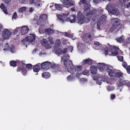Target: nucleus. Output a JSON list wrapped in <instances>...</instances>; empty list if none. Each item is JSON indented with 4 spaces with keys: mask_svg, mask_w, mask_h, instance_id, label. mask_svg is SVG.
I'll list each match as a JSON object with an SVG mask.
<instances>
[{
    "mask_svg": "<svg viewBox=\"0 0 130 130\" xmlns=\"http://www.w3.org/2000/svg\"><path fill=\"white\" fill-rule=\"evenodd\" d=\"M117 58L118 60L120 61H122L123 60V56H118Z\"/></svg>",
    "mask_w": 130,
    "mask_h": 130,
    "instance_id": "obj_41",
    "label": "nucleus"
},
{
    "mask_svg": "<svg viewBox=\"0 0 130 130\" xmlns=\"http://www.w3.org/2000/svg\"><path fill=\"white\" fill-rule=\"evenodd\" d=\"M41 19L40 18H39L37 20V24L38 25H40V26L39 27V29H40V27H41V24L42 23V21H41L40 19Z\"/></svg>",
    "mask_w": 130,
    "mask_h": 130,
    "instance_id": "obj_38",
    "label": "nucleus"
},
{
    "mask_svg": "<svg viewBox=\"0 0 130 130\" xmlns=\"http://www.w3.org/2000/svg\"><path fill=\"white\" fill-rule=\"evenodd\" d=\"M40 42L41 45L42 46H44L46 48L48 49L50 48V45L48 43L47 40L43 38L41 41Z\"/></svg>",
    "mask_w": 130,
    "mask_h": 130,
    "instance_id": "obj_16",
    "label": "nucleus"
},
{
    "mask_svg": "<svg viewBox=\"0 0 130 130\" xmlns=\"http://www.w3.org/2000/svg\"><path fill=\"white\" fill-rule=\"evenodd\" d=\"M117 40L118 42L121 43H122L124 41L123 38L121 37L118 39H117Z\"/></svg>",
    "mask_w": 130,
    "mask_h": 130,
    "instance_id": "obj_39",
    "label": "nucleus"
},
{
    "mask_svg": "<svg viewBox=\"0 0 130 130\" xmlns=\"http://www.w3.org/2000/svg\"><path fill=\"white\" fill-rule=\"evenodd\" d=\"M17 14L16 12H14L12 16V19H15L17 17Z\"/></svg>",
    "mask_w": 130,
    "mask_h": 130,
    "instance_id": "obj_47",
    "label": "nucleus"
},
{
    "mask_svg": "<svg viewBox=\"0 0 130 130\" xmlns=\"http://www.w3.org/2000/svg\"><path fill=\"white\" fill-rule=\"evenodd\" d=\"M89 72V71L87 69H85L82 73V74H83L84 75H85L88 74Z\"/></svg>",
    "mask_w": 130,
    "mask_h": 130,
    "instance_id": "obj_45",
    "label": "nucleus"
},
{
    "mask_svg": "<svg viewBox=\"0 0 130 130\" xmlns=\"http://www.w3.org/2000/svg\"><path fill=\"white\" fill-rule=\"evenodd\" d=\"M18 72L22 71V73L24 75H26L27 73V71L25 68H23L21 66H18L17 69Z\"/></svg>",
    "mask_w": 130,
    "mask_h": 130,
    "instance_id": "obj_18",
    "label": "nucleus"
},
{
    "mask_svg": "<svg viewBox=\"0 0 130 130\" xmlns=\"http://www.w3.org/2000/svg\"><path fill=\"white\" fill-rule=\"evenodd\" d=\"M25 64L23 62H22V66H21L22 67H23L25 66Z\"/></svg>",
    "mask_w": 130,
    "mask_h": 130,
    "instance_id": "obj_64",
    "label": "nucleus"
},
{
    "mask_svg": "<svg viewBox=\"0 0 130 130\" xmlns=\"http://www.w3.org/2000/svg\"><path fill=\"white\" fill-rule=\"evenodd\" d=\"M98 65V69L101 72H103L104 70L107 68L109 66L108 65H107L104 63H99Z\"/></svg>",
    "mask_w": 130,
    "mask_h": 130,
    "instance_id": "obj_14",
    "label": "nucleus"
},
{
    "mask_svg": "<svg viewBox=\"0 0 130 130\" xmlns=\"http://www.w3.org/2000/svg\"><path fill=\"white\" fill-rule=\"evenodd\" d=\"M26 10V8L25 7H23L19 9V11L20 13L25 11Z\"/></svg>",
    "mask_w": 130,
    "mask_h": 130,
    "instance_id": "obj_32",
    "label": "nucleus"
},
{
    "mask_svg": "<svg viewBox=\"0 0 130 130\" xmlns=\"http://www.w3.org/2000/svg\"><path fill=\"white\" fill-rule=\"evenodd\" d=\"M86 0H80V1L79 2L78 4L79 5L81 4V3H82L83 4L86 2Z\"/></svg>",
    "mask_w": 130,
    "mask_h": 130,
    "instance_id": "obj_49",
    "label": "nucleus"
},
{
    "mask_svg": "<svg viewBox=\"0 0 130 130\" xmlns=\"http://www.w3.org/2000/svg\"><path fill=\"white\" fill-rule=\"evenodd\" d=\"M32 65L30 63H28L26 65V67L28 69H30L32 66Z\"/></svg>",
    "mask_w": 130,
    "mask_h": 130,
    "instance_id": "obj_42",
    "label": "nucleus"
},
{
    "mask_svg": "<svg viewBox=\"0 0 130 130\" xmlns=\"http://www.w3.org/2000/svg\"><path fill=\"white\" fill-rule=\"evenodd\" d=\"M81 68V66H77L76 68L74 66V70H73V69L72 68L71 66H70L69 68H68L67 70L72 74H73L75 71H77V73L76 76L78 77L79 75L82 74V73L81 71L82 70Z\"/></svg>",
    "mask_w": 130,
    "mask_h": 130,
    "instance_id": "obj_7",
    "label": "nucleus"
},
{
    "mask_svg": "<svg viewBox=\"0 0 130 130\" xmlns=\"http://www.w3.org/2000/svg\"><path fill=\"white\" fill-rule=\"evenodd\" d=\"M130 7V2L128 3L126 5V7L127 8H129Z\"/></svg>",
    "mask_w": 130,
    "mask_h": 130,
    "instance_id": "obj_57",
    "label": "nucleus"
},
{
    "mask_svg": "<svg viewBox=\"0 0 130 130\" xmlns=\"http://www.w3.org/2000/svg\"><path fill=\"white\" fill-rule=\"evenodd\" d=\"M42 76L43 78H48L50 77V74L48 72H44L42 73Z\"/></svg>",
    "mask_w": 130,
    "mask_h": 130,
    "instance_id": "obj_25",
    "label": "nucleus"
},
{
    "mask_svg": "<svg viewBox=\"0 0 130 130\" xmlns=\"http://www.w3.org/2000/svg\"><path fill=\"white\" fill-rule=\"evenodd\" d=\"M96 83L97 84L101 85L102 84V82L100 80H97L96 81Z\"/></svg>",
    "mask_w": 130,
    "mask_h": 130,
    "instance_id": "obj_54",
    "label": "nucleus"
},
{
    "mask_svg": "<svg viewBox=\"0 0 130 130\" xmlns=\"http://www.w3.org/2000/svg\"><path fill=\"white\" fill-rule=\"evenodd\" d=\"M11 32L8 29H6L3 31L2 36L4 39H8L11 36Z\"/></svg>",
    "mask_w": 130,
    "mask_h": 130,
    "instance_id": "obj_10",
    "label": "nucleus"
},
{
    "mask_svg": "<svg viewBox=\"0 0 130 130\" xmlns=\"http://www.w3.org/2000/svg\"><path fill=\"white\" fill-rule=\"evenodd\" d=\"M74 77L72 75H70L67 77V79L68 81H71L74 78Z\"/></svg>",
    "mask_w": 130,
    "mask_h": 130,
    "instance_id": "obj_35",
    "label": "nucleus"
},
{
    "mask_svg": "<svg viewBox=\"0 0 130 130\" xmlns=\"http://www.w3.org/2000/svg\"><path fill=\"white\" fill-rule=\"evenodd\" d=\"M3 28V26L0 23V31H1L2 29Z\"/></svg>",
    "mask_w": 130,
    "mask_h": 130,
    "instance_id": "obj_63",
    "label": "nucleus"
},
{
    "mask_svg": "<svg viewBox=\"0 0 130 130\" xmlns=\"http://www.w3.org/2000/svg\"><path fill=\"white\" fill-rule=\"evenodd\" d=\"M92 63V60L89 58L87 59L84 60L82 62L83 64H88L89 65H91Z\"/></svg>",
    "mask_w": 130,
    "mask_h": 130,
    "instance_id": "obj_21",
    "label": "nucleus"
},
{
    "mask_svg": "<svg viewBox=\"0 0 130 130\" xmlns=\"http://www.w3.org/2000/svg\"><path fill=\"white\" fill-rule=\"evenodd\" d=\"M115 96L114 94H112L111 95V98L112 100L113 99L115 98Z\"/></svg>",
    "mask_w": 130,
    "mask_h": 130,
    "instance_id": "obj_55",
    "label": "nucleus"
},
{
    "mask_svg": "<svg viewBox=\"0 0 130 130\" xmlns=\"http://www.w3.org/2000/svg\"><path fill=\"white\" fill-rule=\"evenodd\" d=\"M63 3L66 6V7H69L73 5V4L71 3V0H61Z\"/></svg>",
    "mask_w": 130,
    "mask_h": 130,
    "instance_id": "obj_19",
    "label": "nucleus"
},
{
    "mask_svg": "<svg viewBox=\"0 0 130 130\" xmlns=\"http://www.w3.org/2000/svg\"><path fill=\"white\" fill-rule=\"evenodd\" d=\"M39 18H41V19H40V20L41 21H42V22H43L44 21V20L43 18L42 17L41 15H40V16Z\"/></svg>",
    "mask_w": 130,
    "mask_h": 130,
    "instance_id": "obj_60",
    "label": "nucleus"
},
{
    "mask_svg": "<svg viewBox=\"0 0 130 130\" xmlns=\"http://www.w3.org/2000/svg\"><path fill=\"white\" fill-rule=\"evenodd\" d=\"M34 9L32 7H30L29 9V11L30 12H32L33 11Z\"/></svg>",
    "mask_w": 130,
    "mask_h": 130,
    "instance_id": "obj_62",
    "label": "nucleus"
},
{
    "mask_svg": "<svg viewBox=\"0 0 130 130\" xmlns=\"http://www.w3.org/2000/svg\"><path fill=\"white\" fill-rule=\"evenodd\" d=\"M84 17L82 14V12L81 11H79L78 12V14L77 15V17L78 18H81Z\"/></svg>",
    "mask_w": 130,
    "mask_h": 130,
    "instance_id": "obj_36",
    "label": "nucleus"
},
{
    "mask_svg": "<svg viewBox=\"0 0 130 130\" xmlns=\"http://www.w3.org/2000/svg\"><path fill=\"white\" fill-rule=\"evenodd\" d=\"M101 21H99V20H98V22L97 23V27L99 28H100V25L103 24Z\"/></svg>",
    "mask_w": 130,
    "mask_h": 130,
    "instance_id": "obj_43",
    "label": "nucleus"
},
{
    "mask_svg": "<svg viewBox=\"0 0 130 130\" xmlns=\"http://www.w3.org/2000/svg\"><path fill=\"white\" fill-rule=\"evenodd\" d=\"M11 0H3V1L6 4H8Z\"/></svg>",
    "mask_w": 130,
    "mask_h": 130,
    "instance_id": "obj_53",
    "label": "nucleus"
},
{
    "mask_svg": "<svg viewBox=\"0 0 130 130\" xmlns=\"http://www.w3.org/2000/svg\"><path fill=\"white\" fill-rule=\"evenodd\" d=\"M56 8L58 10H60L63 7V5L61 4H55Z\"/></svg>",
    "mask_w": 130,
    "mask_h": 130,
    "instance_id": "obj_30",
    "label": "nucleus"
},
{
    "mask_svg": "<svg viewBox=\"0 0 130 130\" xmlns=\"http://www.w3.org/2000/svg\"><path fill=\"white\" fill-rule=\"evenodd\" d=\"M68 15V14L64 13L62 14V15L60 14L57 15V17L58 19L62 22H63L65 21H67L68 18H66Z\"/></svg>",
    "mask_w": 130,
    "mask_h": 130,
    "instance_id": "obj_13",
    "label": "nucleus"
},
{
    "mask_svg": "<svg viewBox=\"0 0 130 130\" xmlns=\"http://www.w3.org/2000/svg\"><path fill=\"white\" fill-rule=\"evenodd\" d=\"M45 32L48 35H50L54 33V31L53 29L50 28H49L45 30Z\"/></svg>",
    "mask_w": 130,
    "mask_h": 130,
    "instance_id": "obj_24",
    "label": "nucleus"
},
{
    "mask_svg": "<svg viewBox=\"0 0 130 130\" xmlns=\"http://www.w3.org/2000/svg\"><path fill=\"white\" fill-rule=\"evenodd\" d=\"M67 51V49L65 48L63 49V50L61 48H59L55 51L56 53L58 54L61 55L62 54H64L66 53Z\"/></svg>",
    "mask_w": 130,
    "mask_h": 130,
    "instance_id": "obj_17",
    "label": "nucleus"
},
{
    "mask_svg": "<svg viewBox=\"0 0 130 130\" xmlns=\"http://www.w3.org/2000/svg\"><path fill=\"white\" fill-rule=\"evenodd\" d=\"M123 74L120 72H117L116 71L115 73V75L114 76V77H117L118 78H120L123 76Z\"/></svg>",
    "mask_w": 130,
    "mask_h": 130,
    "instance_id": "obj_28",
    "label": "nucleus"
},
{
    "mask_svg": "<svg viewBox=\"0 0 130 130\" xmlns=\"http://www.w3.org/2000/svg\"><path fill=\"white\" fill-rule=\"evenodd\" d=\"M112 24V27L110 28L109 31L111 32L113 31L115 29L117 28L120 24V20L117 18H113L111 20Z\"/></svg>",
    "mask_w": 130,
    "mask_h": 130,
    "instance_id": "obj_5",
    "label": "nucleus"
},
{
    "mask_svg": "<svg viewBox=\"0 0 130 130\" xmlns=\"http://www.w3.org/2000/svg\"><path fill=\"white\" fill-rule=\"evenodd\" d=\"M91 73L92 74H96L97 67L95 66H92L91 67Z\"/></svg>",
    "mask_w": 130,
    "mask_h": 130,
    "instance_id": "obj_23",
    "label": "nucleus"
},
{
    "mask_svg": "<svg viewBox=\"0 0 130 130\" xmlns=\"http://www.w3.org/2000/svg\"><path fill=\"white\" fill-rule=\"evenodd\" d=\"M127 63L125 61H124L122 63V65L123 67L125 69H126L127 68Z\"/></svg>",
    "mask_w": 130,
    "mask_h": 130,
    "instance_id": "obj_44",
    "label": "nucleus"
},
{
    "mask_svg": "<svg viewBox=\"0 0 130 130\" xmlns=\"http://www.w3.org/2000/svg\"><path fill=\"white\" fill-rule=\"evenodd\" d=\"M36 36L33 34H30L29 36L22 40L21 42L24 45L27 44L29 43H31L35 40Z\"/></svg>",
    "mask_w": 130,
    "mask_h": 130,
    "instance_id": "obj_4",
    "label": "nucleus"
},
{
    "mask_svg": "<svg viewBox=\"0 0 130 130\" xmlns=\"http://www.w3.org/2000/svg\"><path fill=\"white\" fill-rule=\"evenodd\" d=\"M69 58L70 57L68 55L66 54L64 55L61 58V62H62V61H63V63L66 68H64V70L66 71L65 72L67 71V69L70 66H71L72 68L73 69V70H74V66L73 64L71 61L69 60ZM62 67L64 68L63 66L60 67L61 68Z\"/></svg>",
    "mask_w": 130,
    "mask_h": 130,
    "instance_id": "obj_2",
    "label": "nucleus"
},
{
    "mask_svg": "<svg viewBox=\"0 0 130 130\" xmlns=\"http://www.w3.org/2000/svg\"><path fill=\"white\" fill-rule=\"evenodd\" d=\"M94 44L95 45H100L99 42H98L95 41L94 42Z\"/></svg>",
    "mask_w": 130,
    "mask_h": 130,
    "instance_id": "obj_59",
    "label": "nucleus"
},
{
    "mask_svg": "<svg viewBox=\"0 0 130 130\" xmlns=\"http://www.w3.org/2000/svg\"><path fill=\"white\" fill-rule=\"evenodd\" d=\"M69 21L71 23H73L75 22L76 20L75 18H74L73 19H70Z\"/></svg>",
    "mask_w": 130,
    "mask_h": 130,
    "instance_id": "obj_52",
    "label": "nucleus"
},
{
    "mask_svg": "<svg viewBox=\"0 0 130 130\" xmlns=\"http://www.w3.org/2000/svg\"><path fill=\"white\" fill-rule=\"evenodd\" d=\"M101 79L102 81L103 82H105L107 80V77L105 75L102 76L101 77Z\"/></svg>",
    "mask_w": 130,
    "mask_h": 130,
    "instance_id": "obj_34",
    "label": "nucleus"
},
{
    "mask_svg": "<svg viewBox=\"0 0 130 130\" xmlns=\"http://www.w3.org/2000/svg\"><path fill=\"white\" fill-rule=\"evenodd\" d=\"M127 73L130 74V65L126 69Z\"/></svg>",
    "mask_w": 130,
    "mask_h": 130,
    "instance_id": "obj_48",
    "label": "nucleus"
},
{
    "mask_svg": "<svg viewBox=\"0 0 130 130\" xmlns=\"http://www.w3.org/2000/svg\"><path fill=\"white\" fill-rule=\"evenodd\" d=\"M92 34H90L89 33L84 34L83 37V39L84 42L88 43L90 41L92 38Z\"/></svg>",
    "mask_w": 130,
    "mask_h": 130,
    "instance_id": "obj_9",
    "label": "nucleus"
},
{
    "mask_svg": "<svg viewBox=\"0 0 130 130\" xmlns=\"http://www.w3.org/2000/svg\"><path fill=\"white\" fill-rule=\"evenodd\" d=\"M118 83V86L119 87H121L123 85H128L129 84V83L128 82V81L127 80L123 81L122 82L119 81Z\"/></svg>",
    "mask_w": 130,
    "mask_h": 130,
    "instance_id": "obj_27",
    "label": "nucleus"
},
{
    "mask_svg": "<svg viewBox=\"0 0 130 130\" xmlns=\"http://www.w3.org/2000/svg\"><path fill=\"white\" fill-rule=\"evenodd\" d=\"M29 30V28L27 26H22L21 30L22 35H23L26 34L28 32Z\"/></svg>",
    "mask_w": 130,
    "mask_h": 130,
    "instance_id": "obj_20",
    "label": "nucleus"
},
{
    "mask_svg": "<svg viewBox=\"0 0 130 130\" xmlns=\"http://www.w3.org/2000/svg\"><path fill=\"white\" fill-rule=\"evenodd\" d=\"M84 9L83 13L84 14L87 13V11H89L90 10V5L89 4V2L87 0H86V2L84 4Z\"/></svg>",
    "mask_w": 130,
    "mask_h": 130,
    "instance_id": "obj_12",
    "label": "nucleus"
},
{
    "mask_svg": "<svg viewBox=\"0 0 130 130\" xmlns=\"http://www.w3.org/2000/svg\"><path fill=\"white\" fill-rule=\"evenodd\" d=\"M28 0H22L21 2L22 3L26 4L28 3Z\"/></svg>",
    "mask_w": 130,
    "mask_h": 130,
    "instance_id": "obj_51",
    "label": "nucleus"
},
{
    "mask_svg": "<svg viewBox=\"0 0 130 130\" xmlns=\"http://www.w3.org/2000/svg\"><path fill=\"white\" fill-rule=\"evenodd\" d=\"M41 69L46 70L49 69L50 68H53L54 72L55 73L66 71L64 70V68L62 67L61 68L59 67L58 64H53L51 62L48 61H45L41 63Z\"/></svg>",
    "mask_w": 130,
    "mask_h": 130,
    "instance_id": "obj_1",
    "label": "nucleus"
},
{
    "mask_svg": "<svg viewBox=\"0 0 130 130\" xmlns=\"http://www.w3.org/2000/svg\"><path fill=\"white\" fill-rule=\"evenodd\" d=\"M40 64V63H38L34 66L33 70L34 72L37 73L40 70V68L39 65Z\"/></svg>",
    "mask_w": 130,
    "mask_h": 130,
    "instance_id": "obj_22",
    "label": "nucleus"
},
{
    "mask_svg": "<svg viewBox=\"0 0 130 130\" xmlns=\"http://www.w3.org/2000/svg\"><path fill=\"white\" fill-rule=\"evenodd\" d=\"M109 52H111L113 56H116L118 54V51L119 50V48L115 46L110 47Z\"/></svg>",
    "mask_w": 130,
    "mask_h": 130,
    "instance_id": "obj_11",
    "label": "nucleus"
},
{
    "mask_svg": "<svg viewBox=\"0 0 130 130\" xmlns=\"http://www.w3.org/2000/svg\"><path fill=\"white\" fill-rule=\"evenodd\" d=\"M0 8L2 9L4 12L7 14H8L7 8L3 3H1L0 5Z\"/></svg>",
    "mask_w": 130,
    "mask_h": 130,
    "instance_id": "obj_26",
    "label": "nucleus"
},
{
    "mask_svg": "<svg viewBox=\"0 0 130 130\" xmlns=\"http://www.w3.org/2000/svg\"><path fill=\"white\" fill-rule=\"evenodd\" d=\"M17 62L16 61L12 60L10 61V64L11 66L15 67L17 66Z\"/></svg>",
    "mask_w": 130,
    "mask_h": 130,
    "instance_id": "obj_31",
    "label": "nucleus"
},
{
    "mask_svg": "<svg viewBox=\"0 0 130 130\" xmlns=\"http://www.w3.org/2000/svg\"><path fill=\"white\" fill-rule=\"evenodd\" d=\"M62 43L64 45L66 44L67 43V41L66 40H63L62 41Z\"/></svg>",
    "mask_w": 130,
    "mask_h": 130,
    "instance_id": "obj_56",
    "label": "nucleus"
},
{
    "mask_svg": "<svg viewBox=\"0 0 130 130\" xmlns=\"http://www.w3.org/2000/svg\"><path fill=\"white\" fill-rule=\"evenodd\" d=\"M77 22L79 24H82L84 23H87L90 21V19L89 18H85L84 17L78 18Z\"/></svg>",
    "mask_w": 130,
    "mask_h": 130,
    "instance_id": "obj_15",
    "label": "nucleus"
},
{
    "mask_svg": "<svg viewBox=\"0 0 130 130\" xmlns=\"http://www.w3.org/2000/svg\"><path fill=\"white\" fill-rule=\"evenodd\" d=\"M127 0H119V1L120 3L122 5H123L125 6Z\"/></svg>",
    "mask_w": 130,
    "mask_h": 130,
    "instance_id": "obj_33",
    "label": "nucleus"
},
{
    "mask_svg": "<svg viewBox=\"0 0 130 130\" xmlns=\"http://www.w3.org/2000/svg\"><path fill=\"white\" fill-rule=\"evenodd\" d=\"M29 2L31 4H32L33 3L36 4V3H38L36 0H29ZM38 4L39 5H40V4L39 3H38Z\"/></svg>",
    "mask_w": 130,
    "mask_h": 130,
    "instance_id": "obj_40",
    "label": "nucleus"
},
{
    "mask_svg": "<svg viewBox=\"0 0 130 130\" xmlns=\"http://www.w3.org/2000/svg\"><path fill=\"white\" fill-rule=\"evenodd\" d=\"M107 18V17L106 16L103 15L100 17L98 20L99 21L102 22V23H103L105 21Z\"/></svg>",
    "mask_w": 130,
    "mask_h": 130,
    "instance_id": "obj_29",
    "label": "nucleus"
},
{
    "mask_svg": "<svg viewBox=\"0 0 130 130\" xmlns=\"http://www.w3.org/2000/svg\"><path fill=\"white\" fill-rule=\"evenodd\" d=\"M108 50H105V54L106 55H107L108 54Z\"/></svg>",
    "mask_w": 130,
    "mask_h": 130,
    "instance_id": "obj_61",
    "label": "nucleus"
},
{
    "mask_svg": "<svg viewBox=\"0 0 130 130\" xmlns=\"http://www.w3.org/2000/svg\"><path fill=\"white\" fill-rule=\"evenodd\" d=\"M106 8L108 11L111 14L117 15L119 14V11L117 9L114 7L112 4H108L106 7Z\"/></svg>",
    "mask_w": 130,
    "mask_h": 130,
    "instance_id": "obj_6",
    "label": "nucleus"
},
{
    "mask_svg": "<svg viewBox=\"0 0 130 130\" xmlns=\"http://www.w3.org/2000/svg\"><path fill=\"white\" fill-rule=\"evenodd\" d=\"M103 10H97L95 9L89 11H87L85 14H84L86 16H92L94 13L93 19L94 21L97 20L101 15L103 13Z\"/></svg>",
    "mask_w": 130,
    "mask_h": 130,
    "instance_id": "obj_3",
    "label": "nucleus"
},
{
    "mask_svg": "<svg viewBox=\"0 0 130 130\" xmlns=\"http://www.w3.org/2000/svg\"><path fill=\"white\" fill-rule=\"evenodd\" d=\"M41 15H42L44 20L47 19V16L46 14H43Z\"/></svg>",
    "mask_w": 130,
    "mask_h": 130,
    "instance_id": "obj_46",
    "label": "nucleus"
},
{
    "mask_svg": "<svg viewBox=\"0 0 130 130\" xmlns=\"http://www.w3.org/2000/svg\"><path fill=\"white\" fill-rule=\"evenodd\" d=\"M64 35L65 36H66L67 37H70V34L68 32H65V34H64Z\"/></svg>",
    "mask_w": 130,
    "mask_h": 130,
    "instance_id": "obj_58",
    "label": "nucleus"
},
{
    "mask_svg": "<svg viewBox=\"0 0 130 130\" xmlns=\"http://www.w3.org/2000/svg\"><path fill=\"white\" fill-rule=\"evenodd\" d=\"M61 44V42L59 39L56 40L55 45L59 47Z\"/></svg>",
    "mask_w": 130,
    "mask_h": 130,
    "instance_id": "obj_37",
    "label": "nucleus"
},
{
    "mask_svg": "<svg viewBox=\"0 0 130 130\" xmlns=\"http://www.w3.org/2000/svg\"><path fill=\"white\" fill-rule=\"evenodd\" d=\"M19 29H20V27H18L15 29L14 31V35L17 34Z\"/></svg>",
    "mask_w": 130,
    "mask_h": 130,
    "instance_id": "obj_50",
    "label": "nucleus"
},
{
    "mask_svg": "<svg viewBox=\"0 0 130 130\" xmlns=\"http://www.w3.org/2000/svg\"><path fill=\"white\" fill-rule=\"evenodd\" d=\"M113 69L112 66H110L108 67L107 68L106 70V71L108 72V75L112 77H114L116 71V69Z\"/></svg>",
    "mask_w": 130,
    "mask_h": 130,
    "instance_id": "obj_8",
    "label": "nucleus"
}]
</instances>
